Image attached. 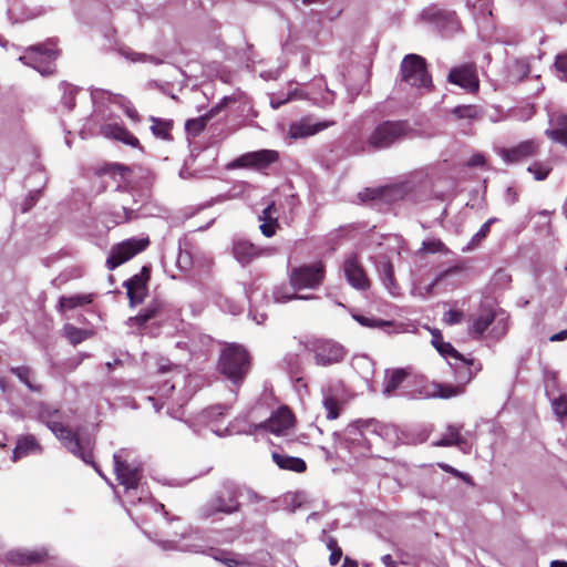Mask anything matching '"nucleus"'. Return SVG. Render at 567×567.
<instances>
[{"label":"nucleus","mask_w":567,"mask_h":567,"mask_svg":"<svg viewBox=\"0 0 567 567\" xmlns=\"http://www.w3.org/2000/svg\"><path fill=\"white\" fill-rule=\"evenodd\" d=\"M451 113L457 120H476L480 116V112L476 105H458L454 107Z\"/></svg>","instance_id":"obj_49"},{"label":"nucleus","mask_w":567,"mask_h":567,"mask_svg":"<svg viewBox=\"0 0 567 567\" xmlns=\"http://www.w3.org/2000/svg\"><path fill=\"white\" fill-rule=\"evenodd\" d=\"M150 240L147 237L128 238L114 246L106 259V267L110 270L115 269L120 265L133 258L138 252L146 249Z\"/></svg>","instance_id":"obj_16"},{"label":"nucleus","mask_w":567,"mask_h":567,"mask_svg":"<svg viewBox=\"0 0 567 567\" xmlns=\"http://www.w3.org/2000/svg\"><path fill=\"white\" fill-rule=\"evenodd\" d=\"M401 80L406 84L432 91L434 87L432 75L427 69L426 60L419 54H408L401 62Z\"/></svg>","instance_id":"obj_8"},{"label":"nucleus","mask_w":567,"mask_h":567,"mask_svg":"<svg viewBox=\"0 0 567 567\" xmlns=\"http://www.w3.org/2000/svg\"><path fill=\"white\" fill-rule=\"evenodd\" d=\"M389 427L377 420L355 421L342 432H334L337 450H346L354 457L384 458L389 446Z\"/></svg>","instance_id":"obj_3"},{"label":"nucleus","mask_w":567,"mask_h":567,"mask_svg":"<svg viewBox=\"0 0 567 567\" xmlns=\"http://www.w3.org/2000/svg\"><path fill=\"white\" fill-rule=\"evenodd\" d=\"M447 81L471 94H475L480 90V79L474 63H464L452 68L447 74Z\"/></svg>","instance_id":"obj_19"},{"label":"nucleus","mask_w":567,"mask_h":567,"mask_svg":"<svg viewBox=\"0 0 567 567\" xmlns=\"http://www.w3.org/2000/svg\"><path fill=\"white\" fill-rule=\"evenodd\" d=\"M109 99L113 103L118 104L124 110L125 114L132 121H134V122H138L140 121V116H138L137 111L133 107L131 102L128 100H126L124 96H122V95H114V94L109 93Z\"/></svg>","instance_id":"obj_48"},{"label":"nucleus","mask_w":567,"mask_h":567,"mask_svg":"<svg viewBox=\"0 0 567 567\" xmlns=\"http://www.w3.org/2000/svg\"><path fill=\"white\" fill-rule=\"evenodd\" d=\"M63 96L62 101L68 110H72L75 105L76 89L71 84H63Z\"/></svg>","instance_id":"obj_54"},{"label":"nucleus","mask_w":567,"mask_h":567,"mask_svg":"<svg viewBox=\"0 0 567 567\" xmlns=\"http://www.w3.org/2000/svg\"><path fill=\"white\" fill-rule=\"evenodd\" d=\"M293 424V415L287 406H281L275 411L270 417L262 423L249 425L246 431L255 433L259 430H266L277 436L285 435Z\"/></svg>","instance_id":"obj_18"},{"label":"nucleus","mask_w":567,"mask_h":567,"mask_svg":"<svg viewBox=\"0 0 567 567\" xmlns=\"http://www.w3.org/2000/svg\"><path fill=\"white\" fill-rule=\"evenodd\" d=\"M437 465L444 472L453 475L456 478H461L462 481H464L467 484L473 485V480H472V477L470 475L460 472L458 470L454 468L453 466H451V465H449L446 463H439Z\"/></svg>","instance_id":"obj_56"},{"label":"nucleus","mask_w":567,"mask_h":567,"mask_svg":"<svg viewBox=\"0 0 567 567\" xmlns=\"http://www.w3.org/2000/svg\"><path fill=\"white\" fill-rule=\"evenodd\" d=\"M35 415L39 421L50 429L68 451L84 463L91 462V441L89 439H81L78 433L66 426L62 421V414L59 410L40 403L37 406Z\"/></svg>","instance_id":"obj_4"},{"label":"nucleus","mask_w":567,"mask_h":567,"mask_svg":"<svg viewBox=\"0 0 567 567\" xmlns=\"http://www.w3.org/2000/svg\"><path fill=\"white\" fill-rule=\"evenodd\" d=\"M92 302V295H74L70 297H61L60 298V309L71 310L76 307H81Z\"/></svg>","instance_id":"obj_41"},{"label":"nucleus","mask_w":567,"mask_h":567,"mask_svg":"<svg viewBox=\"0 0 567 567\" xmlns=\"http://www.w3.org/2000/svg\"><path fill=\"white\" fill-rule=\"evenodd\" d=\"M112 173L114 176L118 175L124 183H127L130 190L126 187L117 186L110 194L107 214L112 217L114 224H122L137 218L141 200L135 197L133 192L140 189L145 195L153 184V173L142 166L127 167L122 164H114Z\"/></svg>","instance_id":"obj_2"},{"label":"nucleus","mask_w":567,"mask_h":567,"mask_svg":"<svg viewBox=\"0 0 567 567\" xmlns=\"http://www.w3.org/2000/svg\"><path fill=\"white\" fill-rule=\"evenodd\" d=\"M321 395L326 417L328 420L338 419L348 401L344 384L341 381L329 382L322 386Z\"/></svg>","instance_id":"obj_13"},{"label":"nucleus","mask_w":567,"mask_h":567,"mask_svg":"<svg viewBox=\"0 0 567 567\" xmlns=\"http://www.w3.org/2000/svg\"><path fill=\"white\" fill-rule=\"evenodd\" d=\"M213 298L216 306L224 312L237 315L241 311L240 303L233 299L227 291H216Z\"/></svg>","instance_id":"obj_35"},{"label":"nucleus","mask_w":567,"mask_h":567,"mask_svg":"<svg viewBox=\"0 0 567 567\" xmlns=\"http://www.w3.org/2000/svg\"><path fill=\"white\" fill-rule=\"evenodd\" d=\"M303 97H306V95H303V90H300L297 86V84L293 86V84L291 83L289 86L288 93L285 96L284 95H277V96L274 95L271 97L270 105L272 109L277 110L281 105H284L285 103H287L289 101L302 100Z\"/></svg>","instance_id":"obj_38"},{"label":"nucleus","mask_w":567,"mask_h":567,"mask_svg":"<svg viewBox=\"0 0 567 567\" xmlns=\"http://www.w3.org/2000/svg\"><path fill=\"white\" fill-rule=\"evenodd\" d=\"M410 131L411 127L408 122H392V141L394 138L406 136Z\"/></svg>","instance_id":"obj_57"},{"label":"nucleus","mask_w":567,"mask_h":567,"mask_svg":"<svg viewBox=\"0 0 567 567\" xmlns=\"http://www.w3.org/2000/svg\"><path fill=\"white\" fill-rule=\"evenodd\" d=\"M40 196H41L40 189L30 192V194L25 197V199L21 204V212L22 213L29 212L34 206V204L39 200Z\"/></svg>","instance_id":"obj_59"},{"label":"nucleus","mask_w":567,"mask_h":567,"mask_svg":"<svg viewBox=\"0 0 567 567\" xmlns=\"http://www.w3.org/2000/svg\"><path fill=\"white\" fill-rule=\"evenodd\" d=\"M423 377L412 367L392 369V394L402 389V394L408 398H415L423 393Z\"/></svg>","instance_id":"obj_15"},{"label":"nucleus","mask_w":567,"mask_h":567,"mask_svg":"<svg viewBox=\"0 0 567 567\" xmlns=\"http://www.w3.org/2000/svg\"><path fill=\"white\" fill-rule=\"evenodd\" d=\"M303 97L302 100H311L315 104L319 106H328L333 104L334 102V92L329 90L328 87H324V91L320 94V96H317L313 93L303 91Z\"/></svg>","instance_id":"obj_46"},{"label":"nucleus","mask_w":567,"mask_h":567,"mask_svg":"<svg viewBox=\"0 0 567 567\" xmlns=\"http://www.w3.org/2000/svg\"><path fill=\"white\" fill-rule=\"evenodd\" d=\"M457 363L453 364L455 377L460 382L458 385L464 388L465 384L472 381L475 375L482 371V363L474 358H465L463 360H456Z\"/></svg>","instance_id":"obj_25"},{"label":"nucleus","mask_w":567,"mask_h":567,"mask_svg":"<svg viewBox=\"0 0 567 567\" xmlns=\"http://www.w3.org/2000/svg\"><path fill=\"white\" fill-rule=\"evenodd\" d=\"M45 549H23L16 553V559L21 564H33L44 560Z\"/></svg>","instance_id":"obj_40"},{"label":"nucleus","mask_w":567,"mask_h":567,"mask_svg":"<svg viewBox=\"0 0 567 567\" xmlns=\"http://www.w3.org/2000/svg\"><path fill=\"white\" fill-rule=\"evenodd\" d=\"M290 285L295 290L300 289H315L323 279V266L322 264L303 265L293 268L289 275Z\"/></svg>","instance_id":"obj_17"},{"label":"nucleus","mask_w":567,"mask_h":567,"mask_svg":"<svg viewBox=\"0 0 567 567\" xmlns=\"http://www.w3.org/2000/svg\"><path fill=\"white\" fill-rule=\"evenodd\" d=\"M315 363L319 367H330L341 363L347 354V349L332 339L316 340L310 348Z\"/></svg>","instance_id":"obj_12"},{"label":"nucleus","mask_w":567,"mask_h":567,"mask_svg":"<svg viewBox=\"0 0 567 567\" xmlns=\"http://www.w3.org/2000/svg\"><path fill=\"white\" fill-rule=\"evenodd\" d=\"M101 134L110 140L121 142L132 147H138L140 141L120 123H106L101 126Z\"/></svg>","instance_id":"obj_26"},{"label":"nucleus","mask_w":567,"mask_h":567,"mask_svg":"<svg viewBox=\"0 0 567 567\" xmlns=\"http://www.w3.org/2000/svg\"><path fill=\"white\" fill-rule=\"evenodd\" d=\"M334 124V121H316L311 116H305L289 125L288 136L292 140L309 137Z\"/></svg>","instance_id":"obj_22"},{"label":"nucleus","mask_w":567,"mask_h":567,"mask_svg":"<svg viewBox=\"0 0 567 567\" xmlns=\"http://www.w3.org/2000/svg\"><path fill=\"white\" fill-rule=\"evenodd\" d=\"M151 121L153 122L151 130L156 137H159L162 140H171V121L156 117H151Z\"/></svg>","instance_id":"obj_44"},{"label":"nucleus","mask_w":567,"mask_h":567,"mask_svg":"<svg viewBox=\"0 0 567 567\" xmlns=\"http://www.w3.org/2000/svg\"><path fill=\"white\" fill-rule=\"evenodd\" d=\"M328 548L331 550V554H330V557H329V561L332 566L337 565L341 557H342V551L341 549L337 546V542L334 539H329L328 544H327Z\"/></svg>","instance_id":"obj_62"},{"label":"nucleus","mask_w":567,"mask_h":567,"mask_svg":"<svg viewBox=\"0 0 567 567\" xmlns=\"http://www.w3.org/2000/svg\"><path fill=\"white\" fill-rule=\"evenodd\" d=\"M226 408L224 405H215L203 410L197 420L200 424L210 429V431L218 436H226L231 434L246 433L250 434V431H246V427H235V424L224 425Z\"/></svg>","instance_id":"obj_11"},{"label":"nucleus","mask_w":567,"mask_h":567,"mask_svg":"<svg viewBox=\"0 0 567 567\" xmlns=\"http://www.w3.org/2000/svg\"><path fill=\"white\" fill-rule=\"evenodd\" d=\"M243 496V491L236 484H225L224 487L210 498L209 502L203 507V515L212 517L219 513L233 514L239 511V497Z\"/></svg>","instance_id":"obj_10"},{"label":"nucleus","mask_w":567,"mask_h":567,"mask_svg":"<svg viewBox=\"0 0 567 567\" xmlns=\"http://www.w3.org/2000/svg\"><path fill=\"white\" fill-rule=\"evenodd\" d=\"M279 159V153L274 150H259L248 152L237 157L230 167H246L264 169Z\"/></svg>","instance_id":"obj_20"},{"label":"nucleus","mask_w":567,"mask_h":567,"mask_svg":"<svg viewBox=\"0 0 567 567\" xmlns=\"http://www.w3.org/2000/svg\"><path fill=\"white\" fill-rule=\"evenodd\" d=\"M507 321L504 319L497 320L496 324L492 328L489 334L495 340L502 339L507 333Z\"/></svg>","instance_id":"obj_60"},{"label":"nucleus","mask_w":567,"mask_h":567,"mask_svg":"<svg viewBox=\"0 0 567 567\" xmlns=\"http://www.w3.org/2000/svg\"><path fill=\"white\" fill-rule=\"evenodd\" d=\"M553 410L558 419H567V395L560 394L551 402Z\"/></svg>","instance_id":"obj_52"},{"label":"nucleus","mask_w":567,"mask_h":567,"mask_svg":"<svg viewBox=\"0 0 567 567\" xmlns=\"http://www.w3.org/2000/svg\"><path fill=\"white\" fill-rule=\"evenodd\" d=\"M464 319V313L461 310H449L443 316V321L449 324H457Z\"/></svg>","instance_id":"obj_61"},{"label":"nucleus","mask_w":567,"mask_h":567,"mask_svg":"<svg viewBox=\"0 0 567 567\" xmlns=\"http://www.w3.org/2000/svg\"><path fill=\"white\" fill-rule=\"evenodd\" d=\"M436 350L442 355H447L455 360H463V354L460 353L450 342L444 341L441 346H436Z\"/></svg>","instance_id":"obj_58"},{"label":"nucleus","mask_w":567,"mask_h":567,"mask_svg":"<svg viewBox=\"0 0 567 567\" xmlns=\"http://www.w3.org/2000/svg\"><path fill=\"white\" fill-rule=\"evenodd\" d=\"M555 68L564 74V79L567 81V52L556 56Z\"/></svg>","instance_id":"obj_63"},{"label":"nucleus","mask_w":567,"mask_h":567,"mask_svg":"<svg viewBox=\"0 0 567 567\" xmlns=\"http://www.w3.org/2000/svg\"><path fill=\"white\" fill-rule=\"evenodd\" d=\"M375 124L365 142L354 141L348 146L351 154H361L386 148L390 144V107L382 103L370 112L369 115Z\"/></svg>","instance_id":"obj_5"},{"label":"nucleus","mask_w":567,"mask_h":567,"mask_svg":"<svg viewBox=\"0 0 567 567\" xmlns=\"http://www.w3.org/2000/svg\"><path fill=\"white\" fill-rule=\"evenodd\" d=\"M496 312L492 308H485L476 316L470 327V332L475 338L483 337L484 332L495 322Z\"/></svg>","instance_id":"obj_29"},{"label":"nucleus","mask_w":567,"mask_h":567,"mask_svg":"<svg viewBox=\"0 0 567 567\" xmlns=\"http://www.w3.org/2000/svg\"><path fill=\"white\" fill-rule=\"evenodd\" d=\"M249 367V354L244 347L231 343L223 349L218 360V370L234 384L243 381Z\"/></svg>","instance_id":"obj_7"},{"label":"nucleus","mask_w":567,"mask_h":567,"mask_svg":"<svg viewBox=\"0 0 567 567\" xmlns=\"http://www.w3.org/2000/svg\"><path fill=\"white\" fill-rule=\"evenodd\" d=\"M271 457L281 470L302 473L307 468L306 462L300 457L289 456L279 452H272Z\"/></svg>","instance_id":"obj_33"},{"label":"nucleus","mask_w":567,"mask_h":567,"mask_svg":"<svg viewBox=\"0 0 567 567\" xmlns=\"http://www.w3.org/2000/svg\"><path fill=\"white\" fill-rule=\"evenodd\" d=\"M530 72L529 63L525 60H516L511 69V75L517 81H523Z\"/></svg>","instance_id":"obj_50"},{"label":"nucleus","mask_w":567,"mask_h":567,"mask_svg":"<svg viewBox=\"0 0 567 567\" xmlns=\"http://www.w3.org/2000/svg\"><path fill=\"white\" fill-rule=\"evenodd\" d=\"M462 426L449 425L441 439L435 442L436 446H460L464 440L461 436Z\"/></svg>","instance_id":"obj_37"},{"label":"nucleus","mask_w":567,"mask_h":567,"mask_svg":"<svg viewBox=\"0 0 567 567\" xmlns=\"http://www.w3.org/2000/svg\"><path fill=\"white\" fill-rule=\"evenodd\" d=\"M272 298L275 302L285 303L293 299H310L311 296H299L292 287L280 285L274 288Z\"/></svg>","instance_id":"obj_36"},{"label":"nucleus","mask_w":567,"mask_h":567,"mask_svg":"<svg viewBox=\"0 0 567 567\" xmlns=\"http://www.w3.org/2000/svg\"><path fill=\"white\" fill-rule=\"evenodd\" d=\"M343 271L348 282L355 289H364L368 287V279L354 256H350L344 260Z\"/></svg>","instance_id":"obj_27"},{"label":"nucleus","mask_w":567,"mask_h":567,"mask_svg":"<svg viewBox=\"0 0 567 567\" xmlns=\"http://www.w3.org/2000/svg\"><path fill=\"white\" fill-rule=\"evenodd\" d=\"M64 334L68 340L75 346L86 340L92 333L89 330L80 329L72 324H65Z\"/></svg>","instance_id":"obj_45"},{"label":"nucleus","mask_w":567,"mask_h":567,"mask_svg":"<svg viewBox=\"0 0 567 567\" xmlns=\"http://www.w3.org/2000/svg\"><path fill=\"white\" fill-rule=\"evenodd\" d=\"M527 172L533 174L536 181H545L553 172V166L549 161H535L528 167Z\"/></svg>","instance_id":"obj_42"},{"label":"nucleus","mask_w":567,"mask_h":567,"mask_svg":"<svg viewBox=\"0 0 567 567\" xmlns=\"http://www.w3.org/2000/svg\"><path fill=\"white\" fill-rule=\"evenodd\" d=\"M415 192V185L412 182H401L392 184V202L398 199H411Z\"/></svg>","instance_id":"obj_39"},{"label":"nucleus","mask_w":567,"mask_h":567,"mask_svg":"<svg viewBox=\"0 0 567 567\" xmlns=\"http://www.w3.org/2000/svg\"><path fill=\"white\" fill-rule=\"evenodd\" d=\"M496 221H497V218H495V217H492V218H489L487 221H485V223L481 226L480 230H478V231H477V233L472 237L471 243H472L473 245H477V244H480V241H481V240H483L484 238H486V237H487V235H488V234H489V231H491V226H492L494 223H496Z\"/></svg>","instance_id":"obj_55"},{"label":"nucleus","mask_w":567,"mask_h":567,"mask_svg":"<svg viewBox=\"0 0 567 567\" xmlns=\"http://www.w3.org/2000/svg\"><path fill=\"white\" fill-rule=\"evenodd\" d=\"M10 372L14 374L32 392H41L42 385L37 381L35 372L28 365L11 367Z\"/></svg>","instance_id":"obj_32"},{"label":"nucleus","mask_w":567,"mask_h":567,"mask_svg":"<svg viewBox=\"0 0 567 567\" xmlns=\"http://www.w3.org/2000/svg\"><path fill=\"white\" fill-rule=\"evenodd\" d=\"M165 313V305L162 301L155 300L146 308L141 310L137 316L131 318L140 327H144L150 320L162 319Z\"/></svg>","instance_id":"obj_30"},{"label":"nucleus","mask_w":567,"mask_h":567,"mask_svg":"<svg viewBox=\"0 0 567 567\" xmlns=\"http://www.w3.org/2000/svg\"><path fill=\"white\" fill-rule=\"evenodd\" d=\"M177 265L182 270H187L193 265V257L189 249L186 247L183 248L182 244H179V252L177 256Z\"/></svg>","instance_id":"obj_53"},{"label":"nucleus","mask_w":567,"mask_h":567,"mask_svg":"<svg viewBox=\"0 0 567 567\" xmlns=\"http://www.w3.org/2000/svg\"><path fill=\"white\" fill-rule=\"evenodd\" d=\"M358 198L362 204L378 208L386 209L390 204V186L367 187L358 194Z\"/></svg>","instance_id":"obj_24"},{"label":"nucleus","mask_w":567,"mask_h":567,"mask_svg":"<svg viewBox=\"0 0 567 567\" xmlns=\"http://www.w3.org/2000/svg\"><path fill=\"white\" fill-rule=\"evenodd\" d=\"M464 392V388L462 385H454L447 383H439L432 382L427 388H423V393L425 396L431 398H440V399H451L457 396Z\"/></svg>","instance_id":"obj_28"},{"label":"nucleus","mask_w":567,"mask_h":567,"mask_svg":"<svg viewBox=\"0 0 567 567\" xmlns=\"http://www.w3.org/2000/svg\"><path fill=\"white\" fill-rule=\"evenodd\" d=\"M549 127L545 135L555 143L567 147V112L555 110L548 113Z\"/></svg>","instance_id":"obj_23"},{"label":"nucleus","mask_w":567,"mask_h":567,"mask_svg":"<svg viewBox=\"0 0 567 567\" xmlns=\"http://www.w3.org/2000/svg\"><path fill=\"white\" fill-rule=\"evenodd\" d=\"M208 117L206 115L188 120L185 124L186 131L194 136L198 135L205 128Z\"/></svg>","instance_id":"obj_51"},{"label":"nucleus","mask_w":567,"mask_h":567,"mask_svg":"<svg viewBox=\"0 0 567 567\" xmlns=\"http://www.w3.org/2000/svg\"><path fill=\"white\" fill-rule=\"evenodd\" d=\"M56 56L58 50L53 42H47L27 48L19 56V61L34 69L41 75H50L54 71L53 62Z\"/></svg>","instance_id":"obj_9"},{"label":"nucleus","mask_w":567,"mask_h":567,"mask_svg":"<svg viewBox=\"0 0 567 567\" xmlns=\"http://www.w3.org/2000/svg\"><path fill=\"white\" fill-rule=\"evenodd\" d=\"M275 252L276 249L272 247L261 248L243 238L235 239L233 243V255L241 266H247L258 257L271 256Z\"/></svg>","instance_id":"obj_21"},{"label":"nucleus","mask_w":567,"mask_h":567,"mask_svg":"<svg viewBox=\"0 0 567 567\" xmlns=\"http://www.w3.org/2000/svg\"><path fill=\"white\" fill-rule=\"evenodd\" d=\"M41 452V446L38 443L37 439L33 435H25L17 441V445L13 450L12 460L17 462L18 460L30 455L37 454Z\"/></svg>","instance_id":"obj_31"},{"label":"nucleus","mask_w":567,"mask_h":567,"mask_svg":"<svg viewBox=\"0 0 567 567\" xmlns=\"http://www.w3.org/2000/svg\"><path fill=\"white\" fill-rule=\"evenodd\" d=\"M131 303H141L145 296L146 284L141 276H134L125 282Z\"/></svg>","instance_id":"obj_34"},{"label":"nucleus","mask_w":567,"mask_h":567,"mask_svg":"<svg viewBox=\"0 0 567 567\" xmlns=\"http://www.w3.org/2000/svg\"><path fill=\"white\" fill-rule=\"evenodd\" d=\"M161 374H166L167 372L172 373L171 379H163V384L158 388L156 394L157 398L150 396L148 399L154 402V408L158 412L162 408L166 405V412L173 417H178L177 410H175V405L182 408L184 404V399H177L176 403L172 400V402H167L172 398L173 392L179 385H184L186 383L187 374L183 367L181 365H161L159 367Z\"/></svg>","instance_id":"obj_6"},{"label":"nucleus","mask_w":567,"mask_h":567,"mask_svg":"<svg viewBox=\"0 0 567 567\" xmlns=\"http://www.w3.org/2000/svg\"><path fill=\"white\" fill-rule=\"evenodd\" d=\"M220 560L227 567H251L250 564H248L247 561L243 560L241 558H239L237 556L220 558Z\"/></svg>","instance_id":"obj_64"},{"label":"nucleus","mask_w":567,"mask_h":567,"mask_svg":"<svg viewBox=\"0 0 567 567\" xmlns=\"http://www.w3.org/2000/svg\"><path fill=\"white\" fill-rule=\"evenodd\" d=\"M120 53H121V55H123L125 59L130 60L133 63H136V62H141V63L150 62V63H154V64L161 63V60H158L155 56L147 55L144 53H137V52L132 51L128 48L120 49Z\"/></svg>","instance_id":"obj_47"},{"label":"nucleus","mask_w":567,"mask_h":567,"mask_svg":"<svg viewBox=\"0 0 567 567\" xmlns=\"http://www.w3.org/2000/svg\"><path fill=\"white\" fill-rule=\"evenodd\" d=\"M114 472L118 483L124 487L123 503L127 506L128 515L137 524H144L154 518H165L167 512L164 505L155 502L141 486L138 466L127 463V451L121 450L113 455Z\"/></svg>","instance_id":"obj_1"},{"label":"nucleus","mask_w":567,"mask_h":567,"mask_svg":"<svg viewBox=\"0 0 567 567\" xmlns=\"http://www.w3.org/2000/svg\"><path fill=\"white\" fill-rule=\"evenodd\" d=\"M542 151V141L538 138H529L519 143L498 150L499 157L506 164H519L528 159L535 158Z\"/></svg>","instance_id":"obj_14"},{"label":"nucleus","mask_w":567,"mask_h":567,"mask_svg":"<svg viewBox=\"0 0 567 567\" xmlns=\"http://www.w3.org/2000/svg\"><path fill=\"white\" fill-rule=\"evenodd\" d=\"M353 319L361 324L362 327L372 328V329H382L385 330L390 327V321L379 319L371 316H363V315H352Z\"/></svg>","instance_id":"obj_43"}]
</instances>
